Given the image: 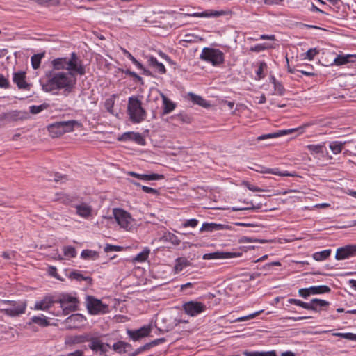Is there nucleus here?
Returning a JSON list of instances; mask_svg holds the SVG:
<instances>
[{"label": "nucleus", "mask_w": 356, "mask_h": 356, "mask_svg": "<svg viewBox=\"0 0 356 356\" xmlns=\"http://www.w3.org/2000/svg\"><path fill=\"white\" fill-rule=\"evenodd\" d=\"M293 131H294V129H287V130L279 131H277L275 133L264 134V135H261V136L257 137V140H263L265 139L277 138V137L292 133Z\"/></svg>", "instance_id": "obj_24"}, {"label": "nucleus", "mask_w": 356, "mask_h": 356, "mask_svg": "<svg viewBox=\"0 0 356 356\" xmlns=\"http://www.w3.org/2000/svg\"><path fill=\"white\" fill-rule=\"evenodd\" d=\"M131 347V346L129 343L119 341L113 345L112 348L116 353L122 354L126 353L127 349Z\"/></svg>", "instance_id": "obj_26"}, {"label": "nucleus", "mask_w": 356, "mask_h": 356, "mask_svg": "<svg viewBox=\"0 0 356 356\" xmlns=\"http://www.w3.org/2000/svg\"><path fill=\"white\" fill-rule=\"evenodd\" d=\"M31 322L36 323L41 327H47L49 325V322L48 321L47 318L44 317L43 315L41 316H35L31 318Z\"/></svg>", "instance_id": "obj_35"}, {"label": "nucleus", "mask_w": 356, "mask_h": 356, "mask_svg": "<svg viewBox=\"0 0 356 356\" xmlns=\"http://www.w3.org/2000/svg\"><path fill=\"white\" fill-rule=\"evenodd\" d=\"M257 239L248 237V236H243L240 238L239 242L241 243H252V242H257Z\"/></svg>", "instance_id": "obj_61"}, {"label": "nucleus", "mask_w": 356, "mask_h": 356, "mask_svg": "<svg viewBox=\"0 0 356 356\" xmlns=\"http://www.w3.org/2000/svg\"><path fill=\"white\" fill-rule=\"evenodd\" d=\"M298 293L299 295L304 298H307V297H309L310 295H312L310 291H309V288H304V289H299L298 291Z\"/></svg>", "instance_id": "obj_58"}, {"label": "nucleus", "mask_w": 356, "mask_h": 356, "mask_svg": "<svg viewBox=\"0 0 356 356\" xmlns=\"http://www.w3.org/2000/svg\"><path fill=\"white\" fill-rule=\"evenodd\" d=\"M29 118V113L25 111H12L5 114V118L9 121L24 120Z\"/></svg>", "instance_id": "obj_14"}, {"label": "nucleus", "mask_w": 356, "mask_h": 356, "mask_svg": "<svg viewBox=\"0 0 356 356\" xmlns=\"http://www.w3.org/2000/svg\"><path fill=\"white\" fill-rule=\"evenodd\" d=\"M331 254L330 250H325L323 251L317 252L313 254V259L317 261H321L327 259Z\"/></svg>", "instance_id": "obj_31"}, {"label": "nucleus", "mask_w": 356, "mask_h": 356, "mask_svg": "<svg viewBox=\"0 0 356 356\" xmlns=\"http://www.w3.org/2000/svg\"><path fill=\"white\" fill-rule=\"evenodd\" d=\"M104 250L105 252H112V251H120L122 250V248L121 246H117V245L107 244L104 247Z\"/></svg>", "instance_id": "obj_55"}, {"label": "nucleus", "mask_w": 356, "mask_h": 356, "mask_svg": "<svg viewBox=\"0 0 356 356\" xmlns=\"http://www.w3.org/2000/svg\"><path fill=\"white\" fill-rule=\"evenodd\" d=\"M120 140H133L137 144L144 145L145 140L143 136L139 133L126 132L124 133L119 138Z\"/></svg>", "instance_id": "obj_13"}, {"label": "nucleus", "mask_w": 356, "mask_h": 356, "mask_svg": "<svg viewBox=\"0 0 356 356\" xmlns=\"http://www.w3.org/2000/svg\"><path fill=\"white\" fill-rule=\"evenodd\" d=\"M244 185L247 186V188L252 191V192H258V191H263L264 190H262L261 188L256 186H254V185H252L250 184H249L248 182H245L244 183Z\"/></svg>", "instance_id": "obj_59"}, {"label": "nucleus", "mask_w": 356, "mask_h": 356, "mask_svg": "<svg viewBox=\"0 0 356 356\" xmlns=\"http://www.w3.org/2000/svg\"><path fill=\"white\" fill-rule=\"evenodd\" d=\"M248 206L245 207H233L232 208V210L233 211H244V210H257L261 208V204H259L257 206H254L252 202H247L246 203Z\"/></svg>", "instance_id": "obj_39"}, {"label": "nucleus", "mask_w": 356, "mask_h": 356, "mask_svg": "<svg viewBox=\"0 0 356 356\" xmlns=\"http://www.w3.org/2000/svg\"><path fill=\"white\" fill-rule=\"evenodd\" d=\"M353 57L354 56L351 54H348L345 56L339 55L334 58V63L337 65H342L350 62V59Z\"/></svg>", "instance_id": "obj_33"}, {"label": "nucleus", "mask_w": 356, "mask_h": 356, "mask_svg": "<svg viewBox=\"0 0 356 356\" xmlns=\"http://www.w3.org/2000/svg\"><path fill=\"white\" fill-rule=\"evenodd\" d=\"M134 185L137 186H141V188L142 190L145 192V193H152V194H154V195H158L159 194V192L156 189H154L153 188H151V187H148V186H141L139 183L138 182H133Z\"/></svg>", "instance_id": "obj_50"}, {"label": "nucleus", "mask_w": 356, "mask_h": 356, "mask_svg": "<svg viewBox=\"0 0 356 356\" xmlns=\"http://www.w3.org/2000/svg\"><path fill=\"white\" fill-rule=\"evenodd\" d=\"M272 81H273V83L274 84L275 91H276V92L278 95H282L284 94V88L282 86V85L280 83L277 82L275 79V77H272Z\"/></svg>", "instance_id": "obj_49"}, {"label": "nucleus", "mask_w": 356, "mask_h": 356, "mask_svg": "<svg viewBox=\"0 0 356 356\" xmlns=\"http://www.w3.org/2000/svg\"><path fill=\"white\" fill-rule=\"evenodd\" d=\"M147 63L150 67H152L156 72L163 74L166 72L164 65L159 63L157 59L152 56H147Z\"/></svg>", "instance_id": "obj_20"}, {"label": "nucleus", "mask_w": 356, "mask_h": 356, "mask_svg": "<svg viewBox=\"0 0 356 356\" xmlns=\"http://www.w3.org/2000/svg\"><path fill=\"white\" fill-rule=\"evenodd\" d=\"M76 213L82 218H88L92 215V208L87 203L82 202L75 206Z\"/></svg>", "instance_id": "obj_15"}, {"label": "nucleus", "mask_w": 356, "mask_h": 356, "mask_svg": "<svg viewBox=\"0 0 356 356\" xmlns=\"http://www.w3.org/2000/svg\"><path fill=\"white\" fill-rule=\"evenodd\" d=\"M150 253V250L145 248L141 252L138 253L134 259V262H143L146 261Z\"/></svg>", "instance_id": "obj_34"}, {"label": "nucleus", "mask_w": 356, "mask_h": 356, "mask_svg": "<svg viewBox=\"0 0 356 356\" xmlns=\"http://www.w3.org/2000/svg\"><path fill=\"white\" fill-rule=\"evenodd\" d=\"M163 102V113L168 114L172 111L175 108V104L171 102L169 99H168L163 95H162Z\"/></svg>", "instance_id": "obj_30"}, {"label": "nucleus", "mask_w": 356, "mask_h": 356, "mask_svg": "<svg viewBox=\"0 0 356 356\" xmlns=\"http://www.w3.org/2000/svg\"><path fill=\"white\" fill-rule=\"evenodd\" d=\"M301 307L313 311L316 309L315 305L312 302V300L309 303L302 302Z\"/></svg>", "instance_id": "obj_60"}, {"label": "nucleus", "mask_w": 356, "mask_h": 356, "mask_svg": "<svg viewBox=\"0 0 356 356\" xmlns=\"http://www.w3.org/2000/svg\"><path fill=\"white\" fill-rule=\"evenodd\" d=\"M345 143L333 141L330 144V148L334 154L341 153Z\"/></svg>", "instance_id": "obj_38"}, {"label": "nucleus", "mask_w": 356, "mask_h": 356, "mask_svg": "<svg viewBox=\"0 0 356 356\" xmlns=\"http://www.w3.org/2000/svg\"><path fill=\"white\" fill-rule=\"evenodd\" d=\"M318 54V50L316 48H312L309 49L306 53H305V59H308L309 60H312L314 59V56Z\"/></svg>", "instance_id": "obj_51"}, {"label": "nucleus", "mask_w": 356, "mask_h": 356, "mask_svg": "<svg viewBox=\"0 0 356 356\" xmlns=\"http://www.w3.org/2000/svg\"><path fill=\"white\" fill-rule=\"evenodd\" d=\"M190 265L189 261L185 257H179L175 260V265L174 271L175 273H179L183 269Z\"/></svg>", "instance_id": "obj_25"}, {"label": "nucleus", "mask_w": 356, "mask_h": 356, "mask_svg": "<svg viewBox=\"0 0 356 356\" xmlns=\"http://www.w3.org/2000/svg\"><path fill=\"white\" fill-rule=\"evenodd\" d=\"M9 85L8 79L3 74H0V88H8Z\"/></svg>", "instance_id": "obj_57"}, {"label": "nucleus", "mask_w": 356, "mask_h": 356, "mask_svg": "<svg viewBox=\"0 0 356 356\" xmlns=\"http://www.w3.org/2000/svg\"><path fill=\"white\" fill-rule=\"evenodd\" d=\"M86 306L89 313L91 314H104L108 311L107 305H104L101 300L92 296L87 297Z\"/></svg>", "instance_id": "obj_8"}, {"label": "nucleus", "mask_w": 356, "mask_h": 356, "mask_svg": "<svg viewBox=\"0 0 356 356\" xmlns=\"http://www.w3.org/2000/svg\"><path fill=\"white\" fill-rule=\"evenodd\" d=\"M26 74L24 72H19L13 74V81L19 89H29V84L25 80Z\"/></svg>", "instance_id": "obj_19"}, {"label": "nucleus", "mask_w": 356, "mask_h": 356, "mask_svg": "<svg viewBox=\"0 0 356 356\" xmlns=\"http://www.w3.org/2000/svg\"><path fill=\"white\" fill-rule=\"evenodd\" d=\"M86 337L83 336H71L68 337L65 339V343L68 345L81 343L84 342Z\"/></svg>", "instance_id": "obj_36"}, {"label": "nucleus", "mask_w": 356, "mask_h": 356, "mask_svg": "<svg viewBox=\"0 0 356 356\" xmlns=\"http://www.w3.org/2000/svg\"><path fill=\"white\" fill-rule=\"evenodd\" d=\"M274 47H275L274 45L269 44L267 43L259 44L255 45L254 47H252L250 48V51H255V52H260L261 51H264V49L274 48Z\"/></svg>", "instance_id": "obj_44"}, {"label": "nucleus", "mask_w": 356, "mask_h": 356, "mask_svg": "<svg viewBox=\"0 0 356 356\" xmlns=\"http://www.w3.org/2000/svg\"><path fill=\"white\" fill-rule=\"evenodd\" d=\"M228 227H229L228 225H223V224H217L215 222H205V223L202 224V225L200 229V232H211L216 231V230H223V229H228Z\"/></svg>", "instance_id": "obj_17"}, {"label": "nucleus", "mask_w": 356, "mask_h": 356, "mask_svg": "<svg viewBox=\"0 0 356 356\" xmlns=\"http://www.w3.org/2000/svg\"><path fill=\"white\" fill-rule=\"evenodd\" d=\"M48 107H49V104L44 103L39 106H35V105L31 106L29 108V110H30L31 113L35 115V114H38V113L42 112V111L47 109Z\"/></svg>", "instance_id": "obj_42"}, {"label": "nucleus", "mask_w": 356, "mask_h": 356, "mask_svg": "<svg viewBox=\"0 0 356 356\" xmlns=\"http://www.w3.org/2000/svg\"><path fill=\"white\" fill-rule=\"evenodd\" d=\"M51 65L54 70H66L74 74L76 72L80 75H83L86 73V70L81 61L79 58L76 53L71 54L70 58L65 57L57 58L51 61Z\"/></svg>", "instance_id": "obj_2"}, {"label": "nucleus", "mask_w": 356, "mask_h": 356, "mask_svg": "<svg viewBox=\"0 0 356 356\" xmlns=\"http://www.w3.org/2000/svg\"><path fill=\"white\" fill-rule=\"evenodd\" d=\"M47 129L52 138H57L63 135L60 122H56L49 124Z\"/></svg>", "instance_id": "obj_22"}, {"label": "nucleus", "mask_w": 356, "mask_h": 356, "mask_svg": "<svg viewBox=\"0 0 356 356\" xmlns=\"http://www.w3.org/2000/svg\"><path fill=\"white\" fill-rule=\"evenodd\" d=\"M323 147L324 145L321 144L318 145H308L307 148L312 153V154H322L323 153Z\"/></svg>", "instance_id": "obj_43"}, {"label": "nucleus", "mask_w": 356, "mask_h": 356, "mask_svg": "<svg viewBox=\"0 0 356 356\" xmlns=\"http://www.w3.org/2000/svg\"><path fill=\"white\" fill-rule=\"evenodd\" d=\"M257 172H259L261 173H269V174H273L282 177H294V173H291L288 172H281L279 170L278 168H268L263 166H258V168L255 170Z\"/></svg>", "instance_id": "obj_18"}, {"label": "nucleus", "mask_w": 356, "mask_h": 356, "mask_svg": "<svg viewBox=\"0 0 356 356\" xmlns=\"http://www.w3.org/2000/svg\"><path fill=\"white\" fill-rule=\"evenodd\" d=\"M129 175L132 177H136L139 179L145 180V181L159 180V179H162L164 178V176L163 175H159V174H156V173H152L149 175H147V174H138V173H136L134 172H129Z\"/></svg>", "instance_id": "obj_21"}, {"label": "nucleus", "mask_w": 356, "mask_h": 356, "mask_svg": "<svg viewBox=\"0 0 356 356\" xmlns=\"http://www.w3.org/2000/svg\"><path fill=\"white\" fill-rule=\"evenodd\" d=\"M63 253L66 257H74L76 254V250L72 246H65L63 248Z\"/></svg>", "instance_id": "obj_47"}, {"label": "nucleus", "mask_w": 356, "mask_h": 356, "mask_svg": "<svg viewBox=\"0 0 356 356\" xmlns=\"http://www.w3.org/2000/svg\"><path fill=\"white\" fill-rule=\"evenodd\" d=\"M198 224V220L193 218V219H190V220H187L184 222V223L183 224V226L184 227H195Z\"/></svg>", "instance_id": "obj_56"}, {"label": "nucleus", "mask_w": 356, "mask_h": 356, "mask_svg": "<svg viewBox=\"0 0 356 356\" xmlns=\"http://www.w3.org/2000/svg\"><path fill=\"white\" fill-rule=\"evenodd\" d=\"M288 302L290 303V304H295L298 306H300L301 307L302 306V301L300 300H298V299H293V298H290L288 300Z\"/></svg>", "instance_id": "obj_63"}, {"label": "nucleus", "mask_w": 356, "mask_h": 356, "mask_svg": "<svg viewBox=\"0 0 356 356\" xmlns=\"http://www.w3.org/2000/svg\"><path fill=\"white\" fill-rule=\"evenodd\" d=\"M89 347L93 351L99 352L101 354H105L111 348L108 343H104L97 338H92L90 339Z\"/></svg>", "instance_id": "obj_12"}, {"label": "nucleus", "mask_w": 356, "mask_h": 356, "mask_svg": "<svg viewBox=\"0 0 356 356\" xmlns=\"http://www.w3.org/2000/svg\"><path fill=\"white\" fill-rule=\"evenodd\" d=\"M113 213L118 224L126 230H129L132 227L133 218L130 213L122 209L115 208L113 210Z\"/></svg>", "instance_id": "obj_7"}, {"label": "nucleus", "mask_w": 356, "mask_h": 356, "mask_svg": "<svg viewBox=\"0 0 356 356\" xmlns=\"http://www.w3.org/2000/svg\"><path fill=\"white\" fill-rule=\"evenodd\" d=\"M223 13H224L223 11H214V12L211 13V14H208L206 12H203V13H195L190 15L193 16V17H211V16L219 17V16L222 15Z\"/></svg>", "instance_id": "obj_45"}, {"label": "nucleus", "mask_w": 356, "mask_h": 356, "mask_svg": "<svg viewBox=\"0 0 356 356\" xmlns=\"http://www.w3.org/2000/svg\"><path fill=\"white\" fill-rule=\"evenodd\" d=\"M60 124L62 127V130L63 134L65 133L71 132L74 130L76 126H81V123L76 120H68V121H61Z\"/></svg>", "instance_id": "obj_23"}, {"label": "nucleus", "mask_w": 356, "mask_h": 356, "mask_svg": "<svg viewBox=\"0 0 356 356\" xmlns=\"http://www.w3.org/2000/svg\"><path fill=\"white\" fill-rule=\"evenodd\" d=\"M200 58L207 62L211 63L213 65H218L223 63V54L214 49L204 48L200 55Z\"/></svg>", "instance_id": "obj_6"}, {"label": "nucleus", "mask_w": 356, "mask_h": 356, "mask_svg": "<svg viewBox=\"0 0 356 356\" xmlns=\"http://www.w3.org/2000/svg\"><path fill=\"white\" fill-rule=\"evenodd\" d=\"M243 354L245 356H277L275 350L267 351V352H259L253 351L250 352L248 350H244Z\"/></svg>", "instance_id": "obj_29"}, {"label": "nucleus", "mask_w": 356, "mask_h": 356, "mask_svg": "<svg viewBox=\"0 0 356 356\" xmlns=\"http://www.w3.org/2000/svg\"><path fill=\"white\" fill-rule=\"evenodd\" d=\"M312 302L315 305L316 309L314 311L316 312H318L320 309L328 307L330 305L329 302L318 298L312 299Z\"/></svg>", "instance_id": "obj_40"}, {"label": "nucleus", "mask_w": 356, "mask_h": 356, "mask_svg": "<svg viewBox=\"0 0 356 356\" xmlns=\"http://www.w3.org/2000/svg\"><path fill=\"white\" fill-rule=\"evenodd\" d=\"M242 255L241 252H215L207 253L203 255L204 259H225L234 257H239Z\"/></svg>", "instance_id": "obj_10"}, {"label": "nucleus", "mask_w": 356, "mask_h": 356, "mask_svg": "<svg viewBox=\"0 0 356 356\" xmlns=\"http://www.w3.org/2000/svg\"><path fill=\"white\" fill-rule=\"evenodd\" d=\"M67 356H83V351L81 350H77L73 353L67 354Z\"/></svg>", "instance_id": "obj_64"}, {"label": "nucleus", "mask_w": 356, "mask_h": 356, "mask_svg": "<svg viewBox=\"0 0 356 356\" xmlns=\"http://www.w3.org/2000/svg\"><path fill=\"white\" fill-rule=\"evenodd\" d=\"M44 56V53L34 54L31 56V65L33 69L37 70L40 67L41 59Z\"/></svg>", "instance_id": "obj_37"}, {"label": "nucleus", "mask_w": 356, "mask_h": 356, "mask_svg": "<svg viewBox=\"0 0 356 356\" xmlns=\"http://www.w3.org/2000/svg\"><path fill=\"white\" fill-rule=\"evenodd\" d=\"M150 332L149 327H143L137 330H127V334L134 340L138 341L140 339L147 336Z\"/></svg>", "instance_id": "obj_16"}, {"label": "nucleus", "mask_w": 356, "mask_h": 356, "mask_svg": "<svg viewBox=\"0 0 356 356\" xmlns=\"http://www.w3.org/2000/svg\"><path fill=\"white\" fill-rule=\"evenodd\" d=\"M47 80L42 83V90L47 92H54L64 89L65 91H71L76 84V79L72 72H55L53 70L45 73Z\"/></svg>", "instance_id": "obj_1"}, {"label": "nucleus", "mask_w": 356, "mask_h": 356, "mask_svg": "<svg viewBox=\"0 0 356 356\" xmlns=\"http://www.w3.org/2000/svg\"><path fill=\"white\" fill-rule=\"evenodd\" d=\"M264 67H266V64L264 62L260 63L259 66L257 70L256 71V74L257 76V79L259 80L264 76V75L263 74V70Z\"/></svg>", "instance_id": "obj_54"}, {"label": "nucleus", "mask_w": 356, "mask_h": 356, "mask_svg": "<svg viewBox=\"0 0 356 356\" xmlns=\"http://www.w3.org/2000/svg\"><path fill=\"white\" fill-rule=\"evenodd\" d=\"M183 309L185 313L191 316H195L207 309V306L197 301H188L183 305Z\"/></svg>", "instance_id": "obj_9"}, {"label": "nucleus", "mask_w": 356, "mask_h": 356, "mask_svg": "<svg viewBox=\"0 0 356 356\" xmlns=\"http://www.w3.org/2000/svg\"><path fill=\"white\" fill-rule=\"evenodd\" d=\"M127 114L129 120L135 124L140 123L146 118L147 113L142 106V102L137 96L128 99Z\"/></svg>", "instance_id": "obj_4"}, {"label": "nucleus", "mask_w": 356, "mask_h": 356, "mask_svg": "<svg viewBox=\"0 0 356 356\" xmlns=\"http://www.w3.org/2000/svg\"><path fill=\"white\" fill-rule=\"evenodd\" d=\"M336 336L341 337L343 339L351 340V341H355L356 340V334L354 333H337L335 334Z\"/></svg>", "instance_id": "obj_53"}, {"label": "nucleus", "mask_w": 356, "mask_h": 356, "mask_svg": "<svg viewBox=\"0 0 356 356\" xmlns=\"http://www.w3.org/2000/svg\"><path fill=\"white\" fill-rule=\"evenodd\" d=\"M262 312H263V310H260V311H258L253 314H249L248 316L239 317L235 321L241 322V321H245L247 320L252 319L254 317H256L257 316H258L259 314H260Z\"/></svg>", "instance_id": "obj_52"}, {"label": "nucleus", "mask_w": 356, "mask_h": 356, "mask_svg": "<svg viewBox=\"0 0 356 356\" xmlns=\"http://www.w3.org/2000/svg\"><path fill=\"white\" fill-rule=\"evenodd\" d=\"M115 103V95H113L110 98L106 99L104 106L107 111L111 113H113V107Z\"/></svg>", "instance_id": "obj_48"}, {"label": "nucleus", "mask_w": 356, "mask_h": 356, "mask_svg": "<svg viewBox=\"0 0 356 356\" xmlns=\"http://www.w3.org/2000/svg\"><path fill=\"white\" fill-rule=\"evenodd\" d=\"M56 303L60 304V309L51 313L54 316H67L71 312L77 311L79 301L75 296L69 293H60L56 298Z\"/></svg>", "instance_id": "obj_3"}, {"label": "nucleus", "mask_w": 356, "mask_h": 356, "mask_svg": "<svg viewBox=\"0 0 356 356\" xmlns=\"http://www.w3.org/2000/svg\"><path fill=\"white\" fill-rule=\"evenodd\" d=\"M351 257L346 245L345 247L339 248L337 249L335 258L337 260H341Z\"/></svg>", "instance_id": "obj_32"}, {"label": "nucleus", "mask_w": 356, "mask_h": 356, "mask_svg": "<svg viewBox=\"0 0 356 356\" xmlns=\"http://www.w3.org/2000/svg\"><path fill=\"white\" fill-rule=\"evenodd\" d=\"M81 257L83 259H96L98 257V253L95 251L90 250H84L82 251Z\"/></svg>", "instance_id": "obj_46"}, {"label": "nucleus", "mask_w": 356, "mask_h": 356, "mask_svg": "<svg viewBox=\"0 0 356 356\" xmlns=\"http://www.w3.org/2000/svg\"><path fill=\"white\" fill-rule=\"evenodd\" d=\"M346 247L351 257L356 255V245H348Z\"/></svg>", "instance_id": "obj_62"}, {"label": "nucleus", "mask_w": 356, "mask_h": 356, "mask_svg": "<svg viewBox=\"0 0 356 356\" xmlns=\"http://www.w3.org/2000/svg\"><path fill=\"white\" fill-rule=\"evenodd\" d=\"M56 303V298L52 296H45L42 300L37 301L34 305L35 310H49Z\"/></svg>", "instance_id": "obj_11"}, {"label": "nucleus", "mask_w": 356, "mask_h": 356, "mask_svg": "<svg viewBox=\"0 0 356 356\" xmlns=\"http://www.w3.org/2000/svg\"><path fill=\"white\" fill-rule=\"evenodd\" d=\"M309 291L312 295L321 294L330 292L331 289L326 285L313 286L309 287Z\"/></svg>", "instance_id": "obj_28"}, {"label": "nucleus", "mask_w": 356, "mask_h": 356, "mask_svg": "<svg viewBox=\"0 0 356 356\" xmlns=\"http://www.w3.org/2000/svg\"><path fill=\"white\" fill-rule=\"evenodd\" d=\"M70 278L76 280L77 281L86 280L88 281L89 282H91L92 280L90 277H85L81 273L76 270L70 273Z\"/></svg>", "instance_id": "obj_41"}, {"label": "nucleus", "mask_w": 356, "mask_h": 356, "mask_svg": "<svg viewBox=\"0 0 356 356\" xmlns=\"http://www.w3.org/2000/svg\"><path fill=\"white\" fill-rule=\"evenodd\" d=\"M190 99L195 104L201 106L202 107L207 108L209 106V104L207 102V101L203 99L201 96L197 95L192 92H189L188 94Z\"/></svg>", "instance_id": "obj_27"}, {"label": "nucleus", "mask_w": 356, "mask_h": 356, "mask_svg": "<svg viewBox=\"0 0 356 356\" xmlns=\"http://www.w3.org/2000/svg\"><path fill=\"white\" fill-rule=\"evenodd\" d=\"M26 303L13 300H2L0 311L10 316H17L25 312Z\"/></svg>", "instance_id": "obj_5"}]
</instances>
